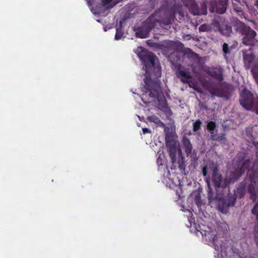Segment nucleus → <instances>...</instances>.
Here are the masks:
<instances>
[{
    "label": "nucleus",
    "mask_w": 258,
    "mask_h": 258,
    "mask_svg": "<svg viewBox=\"0 0 258 258\" xmlns=\"http://www.w3.org/2000/svg\"><path fill=\"white\" fill-rule=\"evenodd\" d=\"M136 53L144 62L146 69L145 83L147 88H144L146 90L143 91L141 99L144 103L147 104L155 101L161 91L157 83L148 79V76L153 73L155 74L156 77H160L161 75V67L156 57L143 47H138Z\"/></svg>",
    "instance_id": "nucleus-1"
},
{
    "label": "nucleus",
    "mask_w": 258,
    "mask_h": 258,
    "mask_svg": "<svg viewBox=\"0 0 258 258\" xmlns=\"http://www.w3.org/2000/svg\"><path fill=\"white\" fill-rule=\"evenodd\" d=\"M209 244L214 245L217 258H241L231 247L226 246L222 241L216 239V232L203 226L199 231Z\"/></svg>",
    "instance_id": "nucleus-2"
},
{
    "label": "nucleus",
    "mask_w": 258,
    "mask_h": 258,
    "mask_svg": "<svg viewBox=\"0 0 258 258\" xmlns=\"http://www.w3.org/2000/svg\"><path fill=\"white\" fill-rule=\"evenodd\" d=\"M211 173L212 174V180L215 186L216 187H219L221 184V176L218 173L216 167L214 164L210 165L209 166H206L203 169L204 176H206Z\"/></svg>",
    "instance_id": "nucleus-3"
},
{
    "label": "nucleus",
    "mask_w": 258,
    "mask_h": 258,
    "mask_svg": "<svg viewBox=\"0 0 258 258\" xmlns=\"http://www.w3.org/2000/svg\"><path fill=\"white\" fill-rule=\"evenodd\" d=\"M240 91V102L241 105L247 110L251 109L253 107L252 94L249 91L242 87H241Z\"/></svg>",
    "instance_id": "nucleus-4"
},
{
    "label": "nucleus",
    "mask_w": 258,
    "mask_h": 258,
    "mask_svg": "<svg viewBox=\"0 0 258 258\" xmlns=\"http://www.w3.org/2000/svg\"><path fill=\"white\" fill-rule=\"evenodd\" d=\"M256 33L254 31L248 28L244 32L243 42L246 45H253L255 43Z\"/></svg>",
    "instance_id": "nucleus-5"
},
{
    "label": "nucleus",
    "mask_w": 258,
    "mask_h": 258,
    "mask_svg": "<svg viewBox=\"0 0 258 258\" xmlns=\"http://www.w3.org/2000/svg\"><path fill=\"white\" fill-rule=\"evenodd\" d=\"M177 76L181 79L182 82L189 83V85L190 87L198 91H200L198 86L190 81L191 77L188 73L182 71H180L177 73Z\"/></svg>",
    "instance_id": "nucleus-6"
},
{
    "label": "nucleus",
    "mask_w": 258,
    "mask_h": 258,
    "mask_svg": "<svg viewBox=\"0 0 258 258\" xmlns=\"http://www.w3.org/2000/svg\"><path fill=\"white\" fill-rule=\"evenodd\" d=\"M148 119L153 123H154L155 124H156L158 126H162L164 127V131L166 134V136H169V128L165 126V125L161 122L160 119L156 116L152 115L150 116H148Z\"/></svg>",
    "instance_id": "nucleus-7"
},
{
    "label": "nucleus",
    "mask_w": 258,
    "mask_h": 258,
    "mask_svg": "<svg viewBox=\"0 0 258 258\" xmlns=\"http://www.w3.org/2000/svg\"><path fill=\"white\" fill-rule=\"evenodd\" d=\"M227 2V0H221V3L218 4V7L216 9L211 8L210 10V11L212 12H216L219 14L224 13L226 10Z\"/></svg>",
    "instance_id": "nucleus-8"
},
{
    "label": "nucleus",
    "mask_w": 258,
    "mask_h": 258,
    "mask_svg": "<svg viewBox=\"0 0 258 258\" xmlns=\"http://www.w3.org/2000/svg\"><path fill=\"white\" fill-rule=\"evenodd\" d=\"M150 30L149 28H144L139 29L136 34L137 37L145 38L148 37Z\"/></svg>",
    "instance_id": "nucleus-9"
},
{
    "label": "nucleus",
    "mask_w": 258,
    "mask_h": 258,
    "mask_svg": "<svg viewBox=\"0 0 258 258\" xmlns=\"http://www.w3.org/2000/svg\"><path fill=\"white\" fill-rule=\"evenodd\" d=\"M254 56L251 51H248L244 53L243 59L246 65L249 66Z\"/></svg>",
    "instance_id": "nucleus-10"
},
{
    "label": "nucleus",
    "mask_w": 258,
    "mask_h": 258,
    "mask_svg": "<svg viewBox=\"0 0 258 258\" xmlns=\"http://www.w3.org/2000/svg\"><path fill=\"white\" fill-rule=\"evenodd\" d=\"M220 31L223 35H229L231 32V28L227 24H223L219 29Z\"/></svg>",
    "instance_id": "nucleus-11"
},
{
    "label": "nucleus",
    "mask_w": 258,
    "mask_h": 258,
    "mask_svg": "<svg viewBox=\"0 0 258 258\" xmlns=\"http://www.w3.org/2000/svg\"><path fill=\"white\" fill-rule=\"evenodd\" d=\"M119 1V0H102V3L107 8H110L114 6Z\"/></svg>",
    "instance_id": "nucleus-12"
},
{
    "label": "nucleus",
    "mask_w": 258,
    "mask_h": 258,
    "mask_svg": "<svg viewBox=\"0 0 258 258\" xmlns=\"http://www.w3.org/2000/svg\"><path fill=\"white\" fill-rule=\"evenodd\" d=\"M182 143L184 145L186 153H190L192 149V147L188 139H183Z\"/></svg>",
    "instance_id": "nucleus-13"
},
{
    "label": "nucleus",
    "mask_w": 258,
    "mask_h": 258,
    "mask_svg": "<svg viewBox=\"0 0 258 258\" xmlns=\"http://www.w3.org/2000/svg\"><path fill=\"white\" fill-rule=\"evenodd\" d=\"M158 166H166V160L164 155H160L157 160Z\"/></svg>",
    "instance_id": "nucleus-14"
},
{
    "label": "nucleus",
    "mask_w": 258,
    "mask_h": 258,
    "mask_svg": "<svg viewBox=\"0 0 258 258\" xmlns=\"http://www.w3.org/2000/svg\"><path fill=\"white\" fill-rule=\"evenodd\" d=\"M215 127V123L213 121H209L207 123V128L211 134L214 133V129Z\"/></svg>",
    "instance_id": "nucleus-15"
},
{
    "label": "nucleus",
    "mask_w": 258,
    "mask_h": 258,
    "mask_svg": "<svg viewBox=\"0 0 258 258\" xmlns=\"http://www.w3.org/2000/svg\"><path fill=\"white\" fill-rule=\"evenodd\" d=\"M123 33L122 32V31L120 29L117 28L115 35V39L117 40H119L123 37Z\"/></svg>",
    "instance_id": "nucleus-16"
},
{
    "label": "nucleus",
    "mask_w": 258,
    "mask_h": 258,
    "mask_svg": "<svg viewBox=\"0 0 258 258\" xmlns=\"http://www.w3.org/2000/svg\"><path fill=\"white\" fill-rule=\"evenodd\" d=\"M201 122L199 120H197L194 123V131H197L200 128Z\"/></svg>",
    "instance_id": "nucleus-17"
},
{
    "label": "nucleus",
    "mask_w": 258,
    "mask_h": 258,
    "mask_svg": "<svg viewBox=\"0 0 258 258\" xmlns=\"http://www.w3.org/2000/svg\"><path fill=\"white\" fill-rule=\"evenodd\" d=\"M247 163H242V165H241V167L240 168H239V167H238V168L236 169V172H237L238 173L241 172V171H243L244 169L247 168Z\"/></svg>",
    "instance_id": "nucleus-18"
},
{
    "label": "nucleus",
    "mask_w": 258,
    "mask_h": 258,
    "mask_svg": "<svg viewBox=\"0 0 258 258\" xmlns=\"http://www.w3.org/2000/svg\"><path fill=\"white\" fill-rule=\"evenodd\" d=\"M252 214L256 216L258 219V204H256L252 210Z\"/></svg>",
    "instance_id": "nucleus-19"
},
{
    "label": "nucleus",
    "mask_w": 258,
    "mask_h": 258,
    "mask_svg": "<svg viewBox=\"0 0 258 258\" xmlns=\"http://www.w3.org/2000/svg\"><path fill=\"white\" fill-rule=\"evenodd\" d=\"M249 192L251 194V198L253 200V201H255L256 200V198L255 197V195H254L253 192V190H252V187L251 186H250L249 187Z\"/></svg>",
    "instance_id": "nucleus-20"
},
{
    "label": "nucleus",
    "mask_w": 258,
    "mask_h": 258,
    "mask_svg": "<svg viewBox=\"0 0 258 258\" xmlns=\"http://www.w3.org/2000/svg\"><path fill=\"white\" fill-rule=\"evenodd\" d=\"M228 45L226 43H224L223 45V50L224 53L226 54L229 52L228 50Z\"/></svg>",
    "instance_id": "nucleus-21"
},
{
    "label": "nucleus",
    "mask_w": 258,
    "mask_h": 258,
    "mask_svg": "<svg viewBox=\"0 0 258 258\" xmlns=\"http://www.w3.org/2000/svg\"><path fill=\"white\" fill-rule=\"evenodd\" d=\"M207 13V10L206 9H205L203 12H195L194 13L195 15H200V14H206Z\"/></svg>",
    "instance_id": "nucleus-22"
},
{
    "label": "nucleus",
    "mask_w": 258,
    "mask_h": 258,
    "mask_svg": "<svg viewBox=\"0 0 258 258\" xmlns=\"http://www.w3.org/2000/svg\"><path fill=\"white\" fill-rule=\"evenodd\" d=\"M142 130L144 134L150 133V131L147 128H143Z\"/></svg>",
    "instance_id": "nucleus-23"
},
{
    "label": "nucleus",
    "mask_w": 258,
    "mask_h": 258,
    "mask_svg": "<svg viewBox=\"0 0 258 258\" xmlns=\"http://www.w3.org/2000/svg\"><path fill=\"white\" fill-rule=\"evenodd\" d=\"M258 174V170L256 171L255 173H254L253 176H256ZM254 179V177H251V180H252Z\"/></svg>",
    "instance_id": "nucleus-24"
},
{
    "label": "nucleus",
    "mask_w": 258,
    "mask_h": 258,
    "mask_svg": "<svg viewBox=\"0 0 258 258\" xmlns=\"http://www.w3.org/2000/svg\"><path fill=\"white\" fill-rule=\"evenodd\" d=\"M234 9L237 11V12H240L241 11V9L240 8H234Z\"/></svg>",
    "instance_id": "nucleus-25"
},
{
    "label": "nucleus",
    "mask_w": 258,
    "mask_h": 258,
    "mask_svg": "<svg viewBox=\"0 0 258 258\" xmlns=\"http://www.w3.org/2000/svg\"><path fill=\"white\" fill-rule=\"evenodd\" d=\"M213 137L215 138V139L216 140H222L223 139V137H217V138H215L213 136Z\"/></svg>",
    "instance_id": "nucleus-26"
},
{
    "label": "nucleus",
    "mask_w": 258,
    "mask_h": 258,
    "mask_svg": "<svg viewBox=\"0 0 258 258\" xmlns=\"http://www.w3.org/2000/svg\"><path fill=\"white\" fill-rule=\"evenodd\" d=\"M90 9H91V11H92V12L94 14V15H96L97 14V13H96V11H94L93 9H92V8H90Z\"/></svg>",
    "instance_id": "nucleus-27"
},
{
    "label": "nucleus",
    "mask_w": 258,
    "mask_h": 258,
    "mask_svg": "<svg viewBox=\"0 0 258 258\" xmlns=\"http://www.w3.org/2000/svg\"><path fill=\"white\" fill-rule=\"evenodd\" d=\"M170 155H171V157L173 158L174 156V155H173V154L172 153V151L171 150L170 151Z\"/></svg>",
    "instance_id": "nucleus-28"
},
{
    "label": "nucleus",
    "mask_w": 258,
    "mask_h": 258,
    "mask_svg": "<svg viewBox=\"0 0 258 258\" xmlns=\"http://www.w3.org/2000/svg\"><path fill=\"white\" fill-rule=\"evenodd\" d=\"M89 6L91 5V0H86Z\"/></svg>",
    "instance_id": "nucleus-29"
},
{
    "label": "nucleus",
    "mask_w": 258,
    "mask_h": 258,
    "mask_svg": "<svg viewBox=\"0 0 258 258\" xmlns=\"http://www.w3.org/2000/svg\"><path fill=\"white\" fill-rule=\"evenodd\" d=\"M210 92H211V94H212L213 95H216V93H214L213 92L212 90H210Z\"/></svg>",
    "instance_id": "nucleus-30"
},
{
    "label": "nucleus",
    "mask_w": 258,
    "mask_h": 258,
    "mask_svg": "<svg viewBox=\"0 0 258 258\" xmlns=\"http://www.w3.org/2000/svg\"><path fill=\"white\" fill-rule=\"evenodd\" d=\"M251 172H252V171H250V170H248V174H249L250 176L251 175Z\"/></svg>",
    "instance_id": "nucleus-31"
},
{
    "label": "nucleus",
    "mask_w": 258,
    "mask_h": 258,
    "mask_svg": "<svg viewBox=\"0 0 258 258\" xmlns=\"http://www.w3.org/2000/svg\"><path fill=\"white\" fill-rule=\"evenodd\" d=\"M204 26H202L200 28V31H202L203 30V28Z\"/></svg>",
    "instance_id": "nucleus-32"
},
{
    "label": "nucleus",
    "mask_w": 258,
    "mask_h": 258,
    "mask_svg": "<svg viewBox=\"0 0 258 258\" xmlns=\"http://www.w3.org/2000/svg\"><path fill=\"white\" fill-rule=\"evenodd\" d=\"M207 184H208V186H209V181L208 179H207Z\"/></svg>",
    "instance_id": "nucleus-33"
},
{
    "label": "nucleus",
    "mask_w": 258,
    "mask_h": 258,
    "mask_svg": "<svg viewBox=\"0 0 258 258\" xmlns=\"http://www.w3.org/2000/svg\"><path fill=\"white\" fill-rule=\"evenodd\" d=\"M104 31H107V28L104 27Z\"/></svg>",
    "instance_id": "nucleus-34"
},
{
    "label": "nucleus",
    "mask_w": 258,
    "mask_h": 258,
    "mask_svg": "<svg viewBox=\"0 0 258 258\" xmlns=\"http://www.w3.org/2000/svg\"><path fill=\"white\" fill-rule=\"evenodd\" d=\"M256 5H258V0L256 1Z\"/></svg>",
    "instance_id": "nucleus-35"
},
{
    "label": "nucleus",
    "mask_w": 258,
    "mask_h": 258,
    "mask_svg": "<svg viewBox=\"0 0 258 258\" xmlns=\"http://www.w3.org/2000/svg\"><path fill=\"white\" fill-rule=\"evenodd\" d=\"M255 112L257 114H258V110H257Z\"/></svg>",
    "instance_id": "nucleus-36"
},
{
    "label": "nucleus",
    "mask_w": 258,
    "mask_h": 258,
    "mask_svg": "<svg viewBox=\"0 0 258 258\" xmlns=\"http://www.w3.org/2000/svg\"><path fill=\"white\" fill-rule=\"evenodd\" d=\"M237 2H239V0H236Z\"/></svg>",
    "instance_id": "nucleus-37"
}]
</instances>
